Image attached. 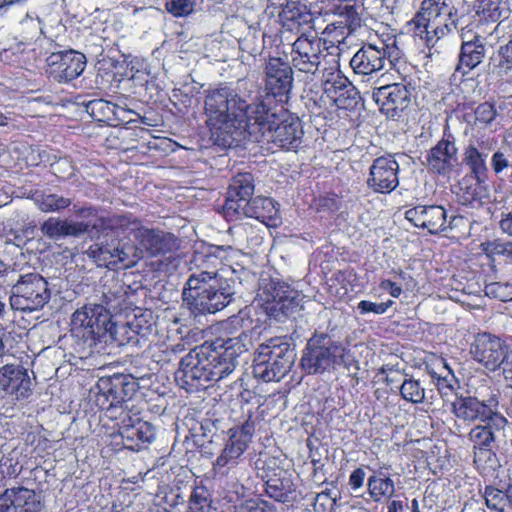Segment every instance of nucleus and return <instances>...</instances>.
Listing matches in <instances>:
<instances>
[{
	"instance_id": "12",
	"label": "nucleus",
	"mask_w": 512,
	"mask_h": 512,
	"mask_svg": "<svg viewBox=\"0 0 512 512\" xmlns=\"http://www.w3.org/2000/svg\"><path fill=\"white\" fill-rule=\"evenodd\" d=\"M483 422L484 424L475 426L469 433L470 440L474 445V462L478 467L493 468L496 463V456L492 451L493 444L502 435L507 420L496 412Z\"/></svg>"
},
{
	"instance_id": "28",
	"label": "nucleus",
	"mask_w": 512,
	"mask_h": 512,
	"mask_svg": "<svg viewBox=\"0 0 512 512\" xmlns=\"http://www.w3.org/2000/svg\"><path fill=\"white\" fill-rule=\"evenodd\" d=\"M457 163V148L454 142L442 139L427 155L428 168L439 174L449 173Z\"/></svg>"
},
{
	"instance_id": "58",
	"label": "nucleus",
	"mask_w": 512,
	"mask_h": 512,
	"mask_svg": "<svg viewBox=\"0 0 512 512\" xmlns=\"http://www.w3.org/2000/svg\"><path fill=\"white\" fill-rule=\"evenodd\" d=\"M404 509L402 501L393 500L387 506V512H400Z\"/></svg>"
},
{
	"instance_id": "41",
	"label": "nucleus",
	"mask_w": 512,
	"mask_h": 512,
	"mask_svg": "<svg viewBox=\"0 0 512 512\" xmlns=\"http://www.w3.org/2000/svg\"><path fill=\"white\" fill-rule=\"evenodd\" d=\"M485 502L493 512H508L507 490L504 492L494 487H486Z\"/></svg>"
},
{
	"instance_id": "31",
	"label": "nucleus",
	"mask_w": 512,
	"mask_h": 512,
	"mask_svg": "<svg viewBox=\"0 0 512 512\" xmlns=\"http://www.w3.org/2000/svg\"><path fill=\"white\" fill-rule=\"evenodd\" d=\"M88 223L61 220L56 217L48 218L41 225V232L44 236L58 240L67 236H79L89 228Z\"/></svg>"
},
{
	"instance_id": "39",
	"label": "nucleus",
	"mask_w": 512,
	"mask_h": 512,
	"mask_svg": "<svg viewBox=\"0 0 512 512\" xmlns=\"http://www.w3.org/2000/svg\"><path fill=\"white\" fill-rule=\"evenodd\" d=\"M190 512H209L211 509L210 493L204 486L193 489L189 498Z\"/></svg>"
},
{
	"instance_id": "32",
	"label": "nucleus",
	"mask_w": 512,
	"mask_h": 512,
	"mask_svg": "<svg viewBox=\"0 0 512 512\" xmlns=\"http://www.w3.org/2000/svg\"><path fill=\"white\" fill-rule=\"evenodd\" d=\"M485 54L486 50L481 36H473V40H465L461 45L456 69L466 74L483 61Z\"/></svg>"
},
{
	"instance_id": "42",
	"label": "nucleus",
	"mask_w": 512,
	"mask_h": 512,
	"mask_svg": "<svg viewBox=\"0 0 512 512\" xmlns=\"http://www.w3.org/2000/svg\"><path fill=\"white\" fill-rule=\"evenodd\" d=\"M482 178V176L470 174L464 176L459 182V188L464 193L463 197L465 202H472L479 196L481 189L480 181Z\"/></svg>"
},
{
	"instance_id": "10",
	"label": "nucleus",
	"mask_w": 512,
	"mask_h": 512,
	"mask_svg": "<svg viewBox=\"0 0 512 512\" xmlns=\"http://www.w3.org/2000/svg\"><path fill=\"white\" fill-rule=\"evenodd\" d=\"M71 333L84 341L113 336L115 324L108 310L98 304L85 305L77 309L71 317Z\"/></svg>"
},
{
	"instance_id": "1",
	"label": "nucleus",
	"mask_w": 512,
	"mask_h": 512,
	"mask_svg": "<svg viewBox=\"0 0 512 512\" xmlns=\"http://www.w3.org/2000/svg\"><path fill=\"white\" fill-rule=\"evenodd\" d=\"M247 104L229 87L208 92L204 101L206 124L216 144L230 147L242 140L246 133L258 135L283 149H294L301 142L303 130L298 118L288 116L276 125V114L267 100Z\"/></svg>"
},
{
	"instance_id": "48",
	"label": "nucleus",
	"mask_w": 512,
	"mask_h": 512,
	"mask_svg": "<svg viewBox=\"0 0 512 512\" xmlns=\"http://www.w3.org/2000/svg\"><path fill=\"white\" fill-rule=\"evenodd\" d=\"M134 386V382H127L125 377L119 376L113 379L110 392L115 393V398L121 402L129 398L130 393L134 391Z\"/></svg>"
},
{
	"instance_id": "13",
	"label": "nucleus",
	"mask_w": 512,
	"mask_h": 512,
	"mask_svg": "<svg viewBox=\"0 0 512 512\" xmlns=\"http://www.w3.org/2000/svg\"><path fill=\"white\" fill-rule=\"evenodd\" d=\"M475 396H457L452 402V413L464 422L486 418L497 412L498 396L494 389L482 386L476 390Z\"/></svg>"
},
{
	"instance_id": "64",
	"label": "nucleus",
	"mask_w": 512,
	"mask_h": 512,
	"mask_svg": "<svg viewBox=\"0 0 512 512\" xmlns=\"http://www.w3.org/2000/svg\"><path fill=\"white\" fill-rule=\"evenodd\" d=\"M7 124V117L4 116L1 112H0V126H4Z\"/></svg>"
},
{
	"instance_id": "26",
	"label": "nucleus",
	"mask_w": 512,
	"mask_h": 512,
	"mask_svg": "<svg viewBox=\"0 0 512 512\" xmlns=\"http://www.w3.org/2000/svg\"><path fill=\"white\" fill-rule=\"evenodd\" d=\"M324 93L338 109H349L356 104V92L352 84L339 73L331 74L324 82Z\"/></svg>"
},
{
	"instance_id": "29",
	"label": "nucleus",
	"mask_w": 512,
	"mask_h": 512,
	"mask_svg": "<svg viewBox=\"0 0 512 512\" xmlns=\"http://www.w3.org/2000/svg\"><path fill=\"white\" fill-rule=\"evenodd\" d=\"M242 217L255 218L263 223L276 225L279 220V208L273 199L258 196L243 204V210L234 219Z\"/></svg>"
},
{
	"instance_id": "61",
	"label": "nucleus",
	"mask_w": 512,
	"mask_h": 512,
	"mask_svg": "<svg viewBox=\"0 0 512 512\" xmlns=\"http://www.w3.org/2000/svg\"><path fill=\"white\" fill-rule=\"evenodd\" d=\"M131 326L136 330L137 333H142V326L140 324V319L136 318L135 321L131 323Z\"/></svg>"
},
{
	"instance_id": "35",
	"label": "nucleus",
	"mask_w": 512,
	"mask_h": 512,
	"mask_svg": "<svg viewBox=\"0 0 512 512\" xmlns=\"http://www.w3.org/2000/svg\"><path fill=\"white\" fill-rule=\"evenodd\" d=\"M482 17L491 22H498L507 18L509 8L507 0H478Z\"/></svg>"
},
{
	"instance_id": "49",
	"label": "nucleus",
	"mask_w": 512,
	"mask_h": 512,
	"mask_svg": "<svg viewBox=\"0 0 512 512\" xmlns=\"http://www.w3.org/2000/svg\"><path fill=\"white\" fill-rule=\"evenodd\" d=\"M393 303L394 302L392 300H388L382 303H374L368 300H362L358 303L357 309L362 315L367 313L381 315L386 313V311L393 305Z\"/></svg>"
},
{
	"instance_id": "46",
	"label": "nucleus",
	"mask_w": 512,
	"mask_h": 512,
	"mask_svg": "<svg viewBox=\"0 0 512 512\" xmlns=\"http://www.w3.org/2000/svg\"><path fill=\"white\" fill-rule=\"evenodd\" d=\"M234 512H276V509L267 501L248 499L235 506Z\"/></svg>"
},
{
	"instance_id": "47",
	"label": "nucleus",
	"mask_w": 512,
	"mask_h": 512,
	"mask_svg": "<svg viewBox=\"0 0 512 512\" xmlns=\"http://www.w3.org/2000/svg\"><path fill=\"white\" fill-rule=\"evenodd\" d=\"M88 108L94 116L99 114L108 120H110V115H114L116 117L119 116L118 107L115 104L102 99L90 102Z\"/></svg>"
},
{
	"instance_id": "7",
	"label": "nucleus",
	"mask_w": 512,
	"mask_h": 512,
	"mask_svg": "<svg viewBox=\"0 0 512 512\" xmlns=\"http://www.w3.org/2000/svg\"><path fill=\"white\" fill-rule=\"evenodd\" d=\"M299 291L287 283L271 277H262L254 302L262 307L269 317L279 319L292 314L302 302Z\"/></svg>"
},
{
	"instance_id": "23",
	"label": "nucleus",
	"mask_w": 512,
	"mask_h": 512,
	"mask_svg": "<svg viewBox=\"0 0 512 512\" xmlns=\"http://www.w3.org/2000/svg\"><path fill=\"white\" fill-rule=\"evenodd\" d=\"M266 89L273 96L287 95L292 88V68L281 58L272 57L265 66Z\"/></svg>"
},
{
	"instance_id": "53",
	"label": "nucleus",
	"mask_w": 512,
	"mask_h": 512,
	"mask_svg": "<svg viewBox=\"0 0 512 512\" xmlns=\"http://www.w3.org/2000/svg\"><path fill=\"white\" fill-rule=\"evenodd\" d=\"M491 166L496 174L510 166V158L502 151H496L491 158Z\"/></svg>"
},
{
	"instance_id": "25",
	"label": "nucleus",
	"mask_w": 512,
	"mask_h": 512,
	"mask_svg": "<svg viewBox=\"0 0 512 512\" xmlns=\"http://www.w3.org/2000/svg\"><path fill=\"white\" fill-rule=\"evenodd\" d=\"M406 219L416 227L438 233L445 228L446 211L442 206H416L406 211Z\"/></svg>"
},
{
	"instance_id": "56",
	"label": "nucleus",
	"mask_w": 512,
	"mask_h": 512,
	"mask_svg": "<svg viewBox=\"0 0 512 512\" xmlns=\"http://www.w3.org/2000/svg\"><path fill=\"white\" fill-rule=\"evenodd\" d=\"M365 472L358 468L354 470L349 477V485L354 489H359L364 482Z\"/></svg>"
},
{
	"instance_id": "59",
	"label": "nucleus",
	"mask_w": 512,
	"mask_h": 512,
	"mask_svg": "<svg viewBox=\"0 0 512 512\" xmlns=\"http://www.w3.org/2000/svg\"><path fill=\"white\" fill-rule=\"evenodd\" d=\"M460 36H461V39H462V44H464L465 40H473V36H478V35L477 34H473L470 30L465 31L463 29Z\"/></svg>"
},
{
	"instance_id": "11",
	"label": "nucleus",
	"mask_w": 512,
	"mask_h": 512,
	"mask_svg": "<svg viewBox=\"0 0 512 512\" xmlns=\"http://www.w3.org/2000/svg\"><path fill=\"white\" fill-rule=\"evenodd\" d=\"M354 358L350 351L336 342L321 345L309 342L306 347L301 365L309 374H318L339 366L350 367Z\"/></svg>"
},
{
	"instance_id": "54",
	"label": "nucleus",
	"mask_w": 512,
	"mask_h": 512,
	"mask_svg": "<svg viewBox=\"0 0 512 512\" xmlns=\"http://www.w3.org/2000/svg\"><path fill=\"white\" fill-rule=\"evenodd\" d=\"M503 378L510 388H512V348L509 350L507 357L501 364Z\"/></svg>"
},
{
	"instance_id": "9",
	"label": "nucleus",
	"mask_w": 512,
	"mask_h": 512,
	"mask_svg": "<svg viewBox=\"0 0 512 512\" xmlns=\"http://www.w3.org/2000/svg\"><path fill=\"white\" fill-rule=\"evenodd\" d=\"M214 349L207 347L208 372L211 381H220L229 376L236 367V359L248 350L250 337L245 331L235 337L217 341Z\"/></svg>"
},
{
	"instance_id": "60",
	"label": "nucleus",
	"mask_w": 512,
	"mask_h": 512,
	"mask_svg": "<svg viewBox=\"0 0 512 512\" xmlns=\"http://www.w3.org/2000/svg\"><path fill=\"white\" fill-rule=\"evenodd\" d=\"M507 508L512 511V485L507 488Z\"/></svg>"
},
{
	"instance_id": "22",
	"label": "nucleus",
	"mask_w": 512,
	"mask_h": 512,
	"mask_svg": "<svg viewBox=\"0 0 512 512\" xmlns=\"http://www.w3.org/2000/svg\"><path fill=\"white\" fill-rule=\"evenodd\" d=\"M41 509V501L31 489L13 487L0 495V512H40Z\"/></svg>"
},
{
	"instance_id": "19",
	"label": "nucleus",
	"mask_w": 512,
	"mask_h": 512,
	"mask_svg": "<svg viewBox=\"0 0 512 512\" xmlns=\"http://www.w3.org/2000/svg\"><path fill=\"white\" fill-rule=\"evenodd\" d=\"M254 193V178L251 173H239L235 175L228 188L227 199L223 206V212L227 219L234 220L239 210H243V204L252 199Z\"/></svg>"
},
{
	"instance_id": "14",
	"label": "nucleus",
	"mask_w": 512,
	"mask_h": 512,
	"mask_svg": "<svg viewBox=\"0 0 512 512\" xmlns=\"http://www.w3.org/2000/svg\"><path fill=\"white\" fill-rule=\"evenodd\" d=\"M325 40L319 38L317 32L300 35L292 45L291 61L300 72L315 75L319 70L324 54Z\"/></svg>"
},
{
	"instance_id": "63",
	"label": "nucleus",
	"mask_w": 512,
	"mask_h": 512,
	"mask_svg": "<svg viewBox=\"0 0 512 512\" xmlns=\"http://www.w3.org/2000/svg\"><path fill=\"white\" fill-rule=\"evenodd\" d=\"M411 510H412V512H420L419 504H418V501L416 499H413L412 502H411Z\"/></svg>"
},
{
	"instance_id": "30",
	"label": "nucleus",
	"mask_w": 512,
	"mask_h": 512,
	"mask_svg": "<svg viewBox=\"0 0 512 512\" xmlns=\"http://www.w3.org/2000/svg\"><path fill=\"white\" fill-rule=\"evenodd\" d=\"M270 466L267 467L265 475V491L270 498L279 502H285L294 492V484L291 475L287 470L278 469L270 472Z\"/></svg>"
},
{
	"instance_id": "55",
	"label": "nucleus",
	"mask_w": 512,
	"mask_h": 512,
	"mask_svg": "<svg viewBox=\"0 0 512 512\" xmlns=\"http://www.w3.org/2000/svg\"><path fill=\"white\" fill-rule=\"evenodd\" d=\"M381 289L387 291L392 297L398 298L402 293V288L395 282L391 280H383L380 283Z\"/></svg>"
},
{
	"instance_id": "18",
	"label": "nucleus",
	"mask_w": 512,
	"mask_h": 512,
	"mask_svg": "<svg viewBox=\"0 0 512 512\" xmlns=\"http://www.w3.org/2000/svg\"><path fill=\"white\" fill-rule=\"evenodd\" d=\"M410 91L406 85L393 83L376 88L372 98L379 106L382 113L389 118L399 116L410 104Z\"/></svg>"
},
{
	"instance_id": "52",
	"label": "nucleus",
	"mask_w": 512,
	"mask_h": 512,
	"mask_svg": "<svg viewBox=\"0 0 512 512\" xmlns=\"http://www.w3.org/2000/svg\"><path fill=\"white\" fill-rule=\"evenodd\" d=\"M250 322V314L249 311L245 308L238 312V314L233 315L227 320V327H231L235 330L239 328H245Z\"/></svg>"
},
{
	"instance_id": "34",
	"label": "nucleus",
	"mask_w": 512,
	"mask_h": 512,
	"mask_svg": "<svg viewBox=\"0 0 512 512\" xmlns=\"http://www.w3.org/2000/svg\"><path fill=\"white\" fill-rule=\"evenodd\" d=\"M368 490L371 498L376 502L389 499L395 493L394 481L383 474L373 475L368 479Z\"/></svg>"
},
{
	"instance_id": "3",
	"label": "nucleus",
	"mask_w": 512,
	"mask_h": 512,
	"mask_svg": "<svg viewBox=\"0 0 512 512\" xmlns=\"http://www.w3.org/2000/svg\"><path fill=\"white\" fill-rule=\"evenodd\" d=\"M113 228L122 230L123 233L128 235H133L137 242L136 246L123 245L121 248L110 250L96 244L90 247V255L93 257L103 256L102 259L107 260L105 256L107 254L114 261L121 262L125 267H132L137 264L144 254L151 257L165 255L177 246V240L171 233L146 228L137 219H131L127 216L116 217Z\"/></svg>"
},
{
	"instance_id": "17",
	"label": "nucleus",
	"mask_w": 512,
	"mask_h": 512,
	"mask_svg": "<svg viewBox=\"0 0 512 512\" xmlns=\"http://www.w3.org/2000/svg\"><path fill=\"white\" fill-rule=\"evenodd\" d=\"M85 67V55L75 50L53 52L46 58L47 75L59 83H68L78 78Z\"/></svg>"
},
{
	"instance_id": "40",
	"label": "nucleus",
	"mask_w": 512,
	"mask_h": 512,
	"mask_svg": "<svg viewBox=\"0 0 512 512\" xmlns=\"http://www.w3.org/2000/svg\"><path fill=\"white\" fill-rule=\"evenodd\" d=\"M491 60L493 67L498 70L499 74H506L512 70V34L509 42L500 46Z\"/></svg>"
},
{
	"instance_id": "45",
	"label": "nucleus",
	"mask_w": 512,
	"mask_h": 512,
	"mask_svg": "<svg viewBox=\"0 0 512 512\" xmlns=\"http://www.w3.org/2000/svg\"><path fill=\"white\" fill-rule=\"evenodd\" d=\"M485 294L506 302L512 300V283L494 282L485 286Z\"/></svg>"
},
{
	"instance_id": "16",
	"label": "nucleus",
	"mask_w": 512,
	"mask_h": 512,
	"mask_svg": "<svg viewBox=\"0 0 512 512\" xmlns=\"http://www.w3.org/2000/svg\"><path fill=\"white\" fill-rule=\"evenodd\" d=\"M512 347L503 339L488 332L478 333L470 347L472 358L489 371L501 367Z\"/></svg>"
},
{
	"instance_id": "36",
	"label": "nucleus",
	"mask_w": 512,
	"mask_h": 512,
	"mask_svg": "<svg viewBox=\"0 0 512 512\" xmlns=\"http://www.w3.org/2000/svg\"><path fill=\"white\" fill-rule=\"evenodd\" d=\"M122 436L128 440L137 439L142 443H151L155 438V429L150 423L139 420L135 425L126 427Z\"/></svg>"
},
{
	"instance_id": "27",
	"label": "nucleus",
	"mask_w": 512,
	"mask_h": 512,
	"mask_svg": "<svg viewBox=\"0 0 512 512\" xmlns=\"http://www.w3.org/2000/svg\"><path fill=\"white\" fill-rule=\"evenodd\" d=\"M282 26L287 31L302 35L304 33L316 32L313 29V16L305 6L295 3L287 4L279 14Z\"/></svg>"
},
{
	"instance_id": "6",
	"label": "nucleus",
	"mask_w": 512,
	"mask_h": 512,
	"mask_svg": "<svg viewBox=\"0 0 512 512\" xmlns=\"http://www.w3.org/2000/svg\"><path fill=\"white\" fill-rule=\"evenodd\" d=\"M296 354L287 342L271 338L261 344L254 358L253 373L265 382L280 381L291 369Z\"/></svg>"
},
{
	"instance_id": "20",
	"label": "nucleus",
	"mask_w": 512,
	"mask_h": 512,
	"mask_svg": "<svg viewBox=\"0 0 512 512\" xmlns=\"http://www.w3.org/2000/svg\"><path fill=\"white\" fill-rule=\"evenodd\" d=\"M28 371L20 364H6L0 368V390L16 400L27 399L32 393Z\"/></svg>"
},
{
	"instance_id": "62",
	"label": "nucleus",
	"mask_w": 512,
	"mask_h": 512,
	"mask_svg": "<svg viewBox=\"0 0 512 512\" xmlns=\"http://www.w3.org/2000/svg\"><path fill=\"white\" fill-rule=\"evenodd\" d=\"M185 350V347H184V344H176L172 347V351L174 353H180V352H183Z\"/></svg>"
},
{
	"instance_id": "4",
	"label": "nucleus",
	"mask_w": 512,
	"mask_h": 512,
	"mask_svg": "<svg viewBox=\"0 0 512 512\" xmlns=\"http://www.w3.org/2000/svg\"><path fill=\"white\" fill-rule=\"evenodd\" d=\"M457 23V9L446 0H422L408 26L415 38L431 47L453 32Z\"/></svg>"
},
{
	"instance_id": "2",
	"label": "nucleus",
	"mask_w": 512,
	"mask_h": 512,
	"mask_svg": "<svg viewBox=\"0 0 512 512\" xmlns=\"http://www.w3.org/2000/svg\"><path fill=\"white\" fill-rule=\"evenodd\" d=\"M221 251L222 247H215L193 256L192 272L182 293L184 303L193 313L215 314L233 301V286L219 273Z\"/></svg>"
},
{
	"instance_id": "38",
	"label": "nucleus",
	"mask_w": 512,
	"mask_h": 512,
	"mask_svg": "<svg viewBox=\"0 0 512 512\" xmlns=\"http://www.w3.org/2000/svg\"><path fill=\"white\" fill-rule=\"evenodd\" d=\"M402 398L413 404H420L425 399V388L418 380L405 378L399 387Z\"/></svg>"
},
{
	"instance_id": "44",
	"label": "nucleus",
	"mask_w": 512,
	"mask_h": 512,
	"mask_svg": "<svg viewBox=\"0 0 512 512\" xmlns=\"http://www.w3.org/2000/svg\"><path fill=\"white\" fill-rule=\"evenodd\" d=\"M197 4V0H165L166 10L174 17L190 15Z\"/></svg>"
},
{
	"instance_id": "50",
	"label": "nucleus",
	"mask_w": 512,
	"mask_h": 512,
	"mask_svg": "<svg viewBox=\"0 0 512 512\" xmlns=\"http://www.w3.org/2000/svg\"><path fill=\"white\" fill-rule=\"evenodd\" d=\"M496 117V110L490 103H482L475 110L476 121L483 124L491 123Z\"/></svg>"
},
{
	"instance_id": "8",
	"label": "nucleus",
	"mask_w": 512,
	"mask_h": 512,
	"mask_svg": "<svg viewBox=\"0 0 512 512\" xmlns=\"http://www.w3.org/2000/svg\"><path fill=\"white\" fill-rule=\"evenodd\" d=\"M51 291L46 279L36 272L19 275L11 287L10 306L13 310L33 312L42 309L50 300Z\"/></svg>"
},
{
	"instance_id": "43",
	"label": "nucleus",
	"mask_w": 512,
	"mask_h": 512,
	"mask_svg": "<svg viewBox=\"0 0 512 512\" xmlns=\"http://www.w3.org/2000/svg\"><path fill=\"white\" fill-rule=\"evenodd\" d=\"M481 247L483 252L490 258L505 256L512 259V242L496 239L482 243Z\"/></svg>"
},
{
	"instance_id": "37",
	"label": "nucleus",
	"mask_w": 512,
	"mask_h": 512,
	"mask_svg": "<svg viewBox=\"0 0 512 512\" xmlns=\"http://www.w3.org/2000/svg\"><path fill=\"white\" fill-rule=\"evenodd\" d=\"M42 212H58L70 206L71 200L57 194H40L34 199Z\"/></svg>"
},
{
	"instance_id": "21",
	"label": "nucleus",
	"mask_w": 512,
	"mask_h": 512,
	"mask_svg": "<svg viewBox=\"0 0 512 512\" xmlns=\"http://www.w3.org/2000/svg\"><path fill=\"white\" fill-rule=\"evenodd\" d=\"M399 164L392 156L379 157L373 161L367 180L375 192L390 193L399 184Z\"/></svg>"
},
{
	"instance_id": "15",
	"label": "nucleus",
	"mask_w": 512,
	"mask_h": 512,
	"mask_svg": "<svg viewBox=\"0 0 512 512\" xmlns=\"http://www.w3.org/2000/svg\"><path fill=\"white\" fill-rule=\"evenodd\" d=\"M207 347L201 346L190 351L180 361L176 379L186 390H198L206 387L210 380L207 362Z\"/></svg>"
},
{
	"instance_id": "51",
	"label": "nucleus",
	"mask_w": 512,
	"mask_h": 512,
	"mask_svg": "<svg viewBox=\"0 0 512 512\" xmlns=\"http://www.w3.org/2000/svg\"><path fill=\"white\" fill-rule=\"evenodd\" d=\"M444 368L446 369V374H441L436 378V386L441 394H446L447 390H453L457 384L456 378L452 374V371L449 369V367L444 364Z\"/></svg>"
},
{
	"instance_id": "24",
	"label": "nucleus",
	"mask_w": 512,
	"mask_h": 512,
	"mask_svg": "<svg viewBox=\"0 0 512 512\" xmlns=\"http://www.w3.org/2000/svg\"><path fill=\"white\" fill-rule=\"evenodd\" d=\"M386 46L366 45L358 50L350 61L353 71L359 75H371L382 70L387 61Z\"/></svg>"
},
{
	"instance_id": "57",
	"label": "nucleus",
	"mask_w": 512,
	"mask_h": 512,
	"mask_svg": "<svg viewBox=\"0 0 512 512\" xmlns=\"http://www.w3.org/2000/svg\"><path fill=\"white\" fill-rule=\"evenodd\" d=\"M501 229L512 236V213L500 221Z\"/></svg>"
},
{
	"instance_id": "5",
	"label": "nucleus",
	"mask_w": 512,
	"mask_h": 512,
	"mask_svg": "<svg viewBox=\"0 0 512 512\" xmlns=\"http://www.w3.org/2000/svg\"><path fill=\"white\" fill-rule=\"evenodd\" d=\"M229 433V439L213 462L212 470L214 476L229 488V492L239 497L244 495L245 487L237 477L238 465L242 461L252 435L245 427L230 429Z\"/></svg>"
},
{
	"instance_id": "33",
	"label": "nucleus",
	"mask_w": 512,
	"mask_h": 512,
	"mask_svg": "<svg viewBox=\"0 0 512 512\" xmlns=\"http://www.w3.org/2000/svg\"><path fill=\"white\" fill-rule=\"evenodd\" d=\"M493 142L477 140L476 145L469 144L464 152V161L471 169V174L484 177L487 172L486 160L491 151Z\"/></svg>"
}]
</instances>
